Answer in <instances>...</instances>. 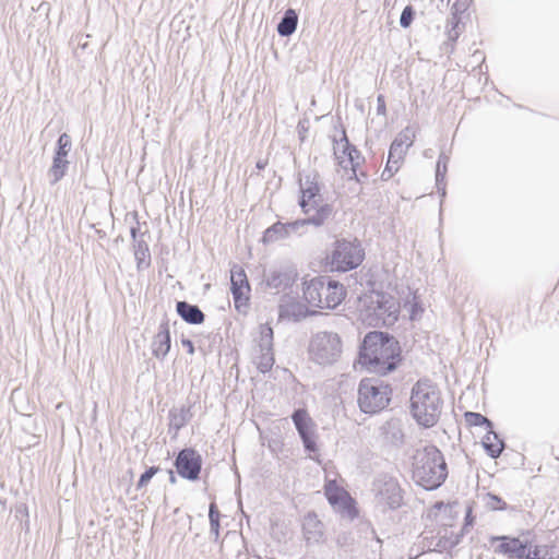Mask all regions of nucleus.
<instances>
[{
    "label": "nucleus",
    "mask_w": 559,
    "mask_h": 559,
    "mask_svg": "<svg viewBox=\"0 0 559 559\" xmlns=\"http://www.w3.org/2000/svg\"><path fill=\"white\" fill-rule=\"evenodd\" d=\"M402 361L399 341L386 332L372 331L365 335L359 347L358 362L369 372L386 376Z\"/></svg>",
    "instance_id": "f257e3e1"
},
{
    "label": "nucleus",
    "mask_w": 559,
    "mask_h": 559,
    "mask_svg": "<svg viewBox=\"0 0 559 559\" xmlns=\"http://www.w3.org/2000/svg\"><path fill=\"white\" fill-rule=\"evenodd\" d=\"M448 477V466L436 445L417 449L413 455V479L426 490L438 489Z\"/></svg>",
    "instance_id": "f03ea898"
},
{
    "label": "nucleus",
    "mask_w": 559,
    "mask_h": 559,
    "mask_svg": "<svg viewBox=\"0 0 559 559\" xmlns=\"http://www.w3.org/2000/svg\"><path fill=\"white\" fill-rule=\"evenodd\" d=\"M443 401L439 388L428 379L418 380L411 393V413L419 426L433 427L442 413Z\"/></svg>",
    "instance_id": "7ed1b4c3"
},
{
    "label": "nucleus",
    "mask_w": 559,
    "mask_h": 559,
    "mask_svg": "<svg viewBox=\"0 0 559 559\" xmlns=\"http://www.w3.org/2000/svg\"><path fill=\"white\" fill-rule=\"evenodd\" d=\"M345 296L344 286L329 276H316L304 283V298L311 307L334 309Z\"/></svg>",
    "instance_id": "20e7f679"
},
{
    "label": "nucleus",
    "mask_w": 559,
    "mask_h": 559,
    "mask_svg": "<svg viewBox=\"0 0 559 559\" xmlns=\"http://www.w3.org/2000/svg\"><path fill=\"white\" fill-rule=\"evenodd\" d=\"M400 314V302L391 295L373 292L364 300L361 316L370 325H393Z\"/></svg>",
    "instance_id": "39448f33"
},
{
    "label": "nucleus",
    "mask_w": 559,
    "mask_h": 559,
    "mask_svg": "<svg viewBox=\"0 0 559 559\" xmlns=\"http://www.w3.org/2000/svg\"><path fill=\"white\" fill-rule=\"evenodd\" d=\"M342 353L343 342L335 332H317L309 342V358L317 365L331 366L341 358Z\"/></svg>",
    "instance_id": "423d86ee"
},
{
    "label": "nucleus",
    "mask_w": 559,
    "mask_h": 559,
    "mask_svg": "<svg viewBox=\"0 0 559 559\" xmlns=\"http://www.w3.org/2000/svg\"><path fill=\"white\" fill-rule=\"evenodd\" d=\"M392 390L379 379H362L358 386V405L365 414L382 411L391 400Z\"/></svg>",
    "instance_id": "0eeeda50"
},
{
    "label": "nucleus",
    "mask_w": 559,
    "mask_h": 559,
    "mask_svg": "<svg viewBox=\"0 0 559 559\" xmlns=\"http://www.w3.org/2000/svg\"><path fill=\"white\" fill-rule=\"evenodd\" d=\"M493 540L499 542L495 551L510 559H552L549 547L546 545L533 546L528 539L506 535L497 536Z\"/></svg>",
    "instance_id": "6e6552de"
},
{
    "label": "nucleus",
    "mask_w": 559,
    "mask_h": 559,
    "mask_svg": "<svg viewBox=\"0 0 559 559\" xmlns=\"http://www.w3.org/2000/svg\"><path fill=\"white\" fill-rule=\"evenodd\" d=\"M365 258V251L358 240L340 239L334 242L326 257L331 271L347 272L358 267Z\"/></svg>",
    "instance_id": "1a4fd4ad"
},
{
    "label": "nucleus",
    "mask_w": 559,
    "mask_h": 559,
    "mask_svg": "<svg viewBox=\"0 0 559 559\" xmlns=\"http://www.w3.org/2000/svg\"><path fill=\"white\" fill-rule=\"evenodd\" d=\"M372 492L378 506L397 509L402 506L403 495L399 480L389 474H379L372 483Z\"/></svg>",
    "instance_id": "9d476101"
},
{
    "label": "nucleus",
    "mask_w": 559,
    "mask_h": 559,
    "mask_svg": "<svg viewBox=\"0 0 559 559\" xmlns=\"http://www.w3.org/2000/svg\"><path fill=\"white\" fill-rule=\"evenodd\" d=\"M230 292L235 309L240 313H246L249 308L251 288L245 270L237 264L230 270Z\"/></svg>",
    "instance_id": "9b49d317"
},
{
    "label": "nucleus",
    "mask_w": 559,
    "mask_h": 559,
    "mask_svg": "<svg viewBox=\"0 0 559 559\" xmlns=\"http://www.w3.org/2000/svg\"><path fill=\"white\" fill-rule=\"evenodd\" d=\"M294 426L302 441L305 451L314 453L318 451L316 441V423L305 408H297L292 414Z\"/></svg>",
    "instance_id": "f8f14e48"
},
{
    "label": "nucleus",
    "mask_w": 559,
    "mask_h": 559,
    "mask_svg": "<svg viewBox=\"0 0 559 559\" xmlns=\"http://www.w3.org/2000/svg\"><path fill=\"white\" fill-rule=\"evenodd\" d=\"M175 467L182 478L197 480L202 469V456L197 450L185 448L178 452L175 459Z\"/></svg>",
    "instance_id": "ddd939ff"
},
{
    "label": "nucleus",
    "mask_w": 559,
    "mask_h": 559,
    "mask_svg": "<svg viewBox=\"0 0 559 559\" xmlns=\"http://www.w3.org/2000/svg\"><path fill=\"white\" fill-rule=\"evenodd\" d=\"M299 188L301 192L299 206L304 214H309L317 206V202L321 201L320 199H317L320 197L318 174L309 173L305 175L304 178H300Z\"/></svg>",
    "instance_id": "4468645a"
},
{
    "label": "nucleus",
    "mask_w": 559,
    "mask_h": 559,
    "mask_svg": "<svg viewBox=\"0 0 559 559\" xmlns=\"http://www.w3.org/2000/svg\"><path fill=\"white\" fill-rule=\"evenodd\" d=\"M298 277L297 270L292 265H284L271 270L265 276L267 287L285 290L294 285Z\"/></svg>",
    "instance_id": "2eb2a0df"
},
{
    "label": "nucleus",
    "mask_w": 559,
    "mask_h": 559,
    "mask_svg": "<svg viewBox=\"0 0 559 559\" xmlns=\"http://www.w3.org/2000/svg\"><path fill=\"white\" fill-rule=\"evenodd\" d=\"M171 340L167 321L159 324L158 332L152 342V353L158 359H164L170 350Z\"/></svg>",
    "instance_id": "dca6fc26"
},
{
    "label": "nucleus",
    "mask_w": 559,
    "mask_h": 559,
    "mask_svg": "<svg viewBox=\"0 0 559 559\" xmlns=\"http://www.w3.org/2000/svg\"><path fill=\"white\" fill-rule=\"evenodd\" d=\"M192 418L191 405H182L180 407H173L168 413V431L178 435V431L185 427Z\"/></svg>",
    "instance_id": "f3484780"
},
{
    "label": "nucleus",
    "mask_w": 559,
    "mask_h": 559,
    "mask_svg": "<svg viewBox=\"0 0 559 559\" xmlns=\"http://www.w3.org/2000/svg\"><path fill=\"white\" fill-rule=\"evenodd\" d=\"M302 532L308 544H318L323 537V523L316 514H308L304 520Z\"/></svg>",
    "instance_id": "a211bd4d"
},
{
    "label": "nucleus",
    "mask_w": 559,
    "mask_h": 559,
    "mask_svg": "<svg viewBox=\"0 0 559 559\" xmlns=\"http://www.w3.org/2000/svg\"><path fill=\"white\" fill-rule=\"evenodd\" d=\"M176 310L180 318L189 324H201L204 322L205 316L197 305L178 301Z\"/></svg>",
    "instance_id": "6ab92c4d"
},
{
    "label": "nucleus",
    "mask_w": 559,
    "mask_h": 559,
    "mask_svg": "<svg viewBox=\"0 0 559 559\" xmlns=\"http://www.w3.org/2000/svg\"><path fill=\"white\" fill-rule=\"evenodd\" d=\"M305 218L308 225H312L316 228L323 226L333 215V206L331 204H320L317 202V206L309 213L306 214Z\"/></svg>",
    "instance_id": "aec40b11"
},
{
    "label": "nucleus",
    "mask_w": 559,
    "mask_h": 559,
    "mask_svg": "<svg viewBox=\"0 0 559 559\" xmlns=\"http://www.w3.org/2000/svg\"><path fill=\"white\" fill-rule=\"evenodd\" d=\"M383 441L388 444L399 447L403 443L404 433L395 421H386L380 427Z\"/></svg>",
    "instance_id": "412c9836"
},
{
    "label": "nucleus",
    "mask_w": 559,
    "mask_h": 559,
    "mask_svg": "<svg viewBox=\"0 0 559 559\" xmlns=\"http://www.w3.org/2000/svg\"><path fill=\"white\" fill-rule=\"evenodd\" d=\"M133 253L139 271L145 270L151 265V253L148 245L144 239V234H141L140 239L133 243Z\"/></svg>",
    "instance_id": "4be33fe9"
},
{
    "label": "nucleus",
    "mask_w": 559,
    "mask_h": 559,
    "mask_svg": "<svg viewBox=\"0 0 559 559\" xmlns=\"http://www.w3.org/2000/svg\"><path fill=\"white\" fill-rule=\"evenodd\" d=\"M298 25V14L294 9H287L280 23L277 24L276 31L282 37H289L296 32Z\"/></svg>",
    "instance_id": "5701e85b"
},
{
    "label": "nucleus",
    "mask_w": 559,
    "mask_h": 559,
    "mask_svg": "<svg viewBox=\"0 0 559 559\" xmlns=\"http://www.w3.org/2000/svg\"><path fill=\"white\" fill-rule=\"evenodd\" d=\"M481 443H483V447L486 450L487 454L491 459L499 457L504 449V442L499 438V436L492 429L487 430V433L483 438Z\"/></svg>",
    "instance_id": "b1692460"
},
{
    "label": "nucleus",
    "mask_w": 559,
    "mask_h": 559,
    "mask_svg": "<svg viewBox=\"0 0 559 559\" xmlns=\"http://www.w3.org/2000/svg\"><path fill=\"white\" fill-rule=\"evenodd\" d=\"M69 160L66 157L53 156L52 165L48 169L47 176L51 186L59 182L67 174Z\"/></svg>",
    "instance_id": "393cba45"
},
{
    "label": "nucleus",
    "mask_w": 559,
    "mask_h": 559,
    "mask_svg": "<svg viewBox=\"0 0 559 559\" xmlns=\"http://www.w3.org/2000/svg\"><path fill=\"white\" fill-rule=\"evenodd\" d=\"M289 237L287 224L276 222L272 226L265 229L262 241L263 243H273L282 239Z\"/></svg>",
    "instance_id": "a878e982"
},
{
    "label": "nucleus",
    "mask_w": 559,
    "mask_h": 559,
    "mask_svg": "<svg viewBox=\"0 0 559 559\" xmlns=\"http://www.w3.org/2000/svg\"><path fill=\"white\" fill-rule=\"evenodd\" d=\"M325 496L330 504L333 507H336L338 503L348 504L350 502V496L333 483H329L325 486Z\"/></svg>",
    "instance_id": "bb28decb"
},
{
    "label": "nucleus",
    "mask_w": 559,
    "mask_h": 559,
    "mask_svg": "<svg viewBox=\"0 0 559 559\" xmlns=\"http://www.w3.org/2000/svg\"><path fill=\"white\" fill-rule=\"evenodd\" d=\"M448 163L449 156H447L444 153H441L438 157L436 167V185L442 198L445 197L444 179L448 170Z\"/></svg>",
    "instance_id": "cd10ccee"
},
{
    "label": "nucleus",
    "mask_w": 559,
    "mask_h": 559,
    "mask_svg": "<svg viewBox=\"0 0 559 559\" xmlns=\"http://www.w3.org/2000/svg\"><path fill=\"white\" fill-rule=\"evenodd\" d=\"M280 316L299 321L306 317V307L300 302H289L281 306Z\"/></svg>",
    "instance_id": "c85d7f7f"
},
{
    "label": "nucleus",
    "mask_w": 559,
    "mask_h": 559,
    "mask_svg": "<svg viewBox=\"0 0 559 559\" xmlns=\"http://www.w3.org/2000/svg\"><path fill=\"white\" fill-rule=\"evenodd\" d=\"M258 347L259 350H273V329L269 323L259 328Z\"/></svg>",
    "instance_id": "c756f323"
},
{
    "label": "nucleus",
    "mask_w": 559,
    "mask_h": 559,
    "mask_svg": "<svg viewBox=\"0 0 559 559\" xmlns=\"http://www.w3.org/2000/svg\"><path fill=\"white\" fill-rule=\"evenodd\" d=\"M347 150H348V158L345 163H347L346 165L350 166V169L353 171V177L359 181V177H358V174H357V168L359 167V165L361 164V162H364V156L361 155V153L356 148L355 145L353 144H347Z\"/></svg>",
    "instance_id": "7c9ffc66"
},
{
    "label": "nucleus",
    "mask_w": 559,
    "mask_h": 559,
    "mask_svg": "<svg viewBox=\"0 0 559 559\" xmlns=\"http://www.w3.org/2000/svg\"><path fill=\"white\" fill-rule=\"evenodd\" d=\"M260 354L255 357V364L258 369L265 373L270 371L274 365L273 350H259Z\"/></svg>",
    "instance_id": "2f4dec72"
},
{
    "label": "nucleus",
    "mask_w": 559,
    "mask_h": 559,
    "mask_svg": "<svg viewBox=\"0 0 559 559\" xmlns=\"http://www.w3.org/2000/svg\"><path fill=\"white\" fill-rule=\"evenodd\" d=\"M407 150L405 147H400L397 142H392L389 148L388 163L396 165L401 167L404 162Z\"/></svg>",
    "instance_id": "473e14b6"
},
{
    "label": "nucleus",
    "mask_w": 559,
    "mask_h": 559,
    "mask_svg": "<svg viewBox=\"0 0 559 559\" xmlns=\"http://www.w3.org/2000/svg\"><path fill=\"white\" fill-rule=\"evenodd\" d=\"M464 417H465V421L469 426H474V427L485 426L487 430L493 428L491 420H489L487 417H485L484 415H481L479 413L466 412Z\"/></svg>",
    "instance_id": "72a5a7b5"
},
{
    "label": "nucleus",
    "mask_w": 559,
    "mask_h": 559,
    "mask_svg": "<svg viewBox=\"0 0 559 559\" xmlns=\"http://www.w3.org/2000/svg\"><path fill=\"white\" fill-rule=\"evenodd\" d=\"M415 139V131L411 127L404 128L393 140L397 142L400 147H405L407 151L413 145Z\"/></svg>",
    "instance_id": "f704fd0d"
},
{
    "label": "nucleus",
    "mask_w": 559,
    "mask_h": 559,
    "mask_svg": "<svg viewBox=\"0 0 559 559\" xmlns=\"http://www.w3.org/2000/svg\"><path fill=\"white\" fill-rule=\"evenodd\" d=\"M72 147V141L69 134L62 133L60 134L58 141H57V147L53 156L58 157H66L68 156L69 152Z\"/></svg>",
    "instance_id": "c9c22d12"
},
{
    "label": "nucleus",
    "mask_w": 559,
    "mask_h": 559,
    "mask_svg": "<svg viewBox=\"0 0 559 559\" xmlns=\"http://www.w3.org/2000/svg\"><path fill=\"white\" fill-rule=\"evenodd\" d=\"M347 144H350L347 136H346V133L345 131H343V136L341 139V142L336 143V147L334 148L335 151V155L337 156V158H340V164L346 168L347 165H345V162L347 160L348 158V150H347Z\"/></svg>",
    "instance_id": "e433bc0d"
},
{
    "label": "nucleus",
    "mask_w": 559,
    "mask_h": 559,
    "mask_svg": "<svg viewBox=\"0 0 559 559\" xmlns=\"http://www.w3.org/2000/svg\"><path fill=\"white\" fill-rule=\"evenodd\" d=\"M15 519L21 522L25 530L29 528L28 508L26 503L20 502L15 506Z\"/></svg>",
    "instance_id": "4c0bfd02"
},
{
    "label": "nucleus",
    "mask_w": 559,
    "mask_h": 559,
    "mask_svg": "<svg viewBox=\"0 0 559 559\" xmlns=\"http://www.w3.org/2000/svg\"><path fill=\"white\" fill-rule=\"evenodd\" d=\"M414 16H415V10L413 9V7L406 5L401 13L400 25L403 28L409 27L411 24L413 23Z\"/></svg>",
    "instance_id": "58836bf2"
},
{
    "label": "nucleus",
    "mask_w": 559,
    "mask_h": 559,
    "mask_svg": "<svg viewBox=\"0 0 559 559\" xmlns=\"http://www.w3.org/2000/svg\"><path fill=\"white\" fill-rule=\"evenodd\" d=\"M486 504L491 510H506L507 503L497 495L487 493Z\"/></svg>",
    "instance_id": "ea45409f"
},
{
    "label": "nucleus",
    "mask_w": 559,
    "mask_h": 559,
    "mask_svg": "<svg viewBox=\"0 0 559 559\" xmlns=\"http://www.w3.org/2000/svg\"><path fill=\"white\" fill-rule=\"evenodd\" d=\"M157 472H158V467H156V466H152V467L147 468L140 476V479L136 484V488L141 489V488L145 487Z\"/></svg>",
    "instance_id": "a19ab883"
},
{
    "label": "nucleus",
    "mask_w": 559,
    "mask_h": 559,
    "mask_svg": "<svg viewBox=\"0 0 559 559\" xmlns=\"http://www.w3.org/2000/svg\"><path fill=\"white\" fill-rule=\"evenodd\" d=\"M335 508H338V510L346 515L349 520H353L357 516V510L354 506V500L350 498V502L348 504L346 503H338Z\"/></svg>",
    "instance_id": "79ce46f5"
},
{
    "label": "nucleus",
    "mask_w": 559,
    "mask_h": 559,
    "mask_svg": "<svg viewBox=\"0 0 559 559\" xmlns=\"http://www.w3.org/2000/svg\"><path fill=\"white\" fill-rule=\"evenodd\" d=\"M287 224V229H288V234L289 236L292 234H298V235H301V231L300 229L308 226L307 222L305 218L302 219H296L294 222H290V223H286Z\"/></svg>",
    "instance_id": "37998d69"
},
{
    "label": "nucleus",
    "mask_w": 559,
    "mask_h": 559,
    "mask_svg": "<svg viewBox=\"0 0 559 559\" xmlns=\"http://www.w3.org/2000/svg\"><path fill=\"white\" fill-rule=\"evenodd\" d=\"M399 166L386 162L385 168L381 174V179L384 181L391 179L399 171Z\"/></svg>",
    "instance_id": "c03bdc74"
},
{
    "label": "nucleus",
    "mask_w": 559,
    "mask_h": 559,
    "mask_svg": "<svg viewBox=\"0 0 559 559\" xmlns=\"http://www.w3.org/2000/svg\"><path fill=\"white\" fill-rule=\"evenodd\" d=\"M451 29L449 31V38L452 39V40H455L457 37H459V31H457V27H459V20L456 17L455 14H453L451 21Z\"/></svg>",
    "instance_id": "a18cd8bd"
},
{
    "label": "nucleus",
    "mask_w": 559,
    "mask_h": 559,
    "mask_svg": "<svg viewBox=\"0 0 559 559\" xmlns=\"http://www.w3.org/2000/svg\"><path fill=\"white\" fill-rule=\"evenodd\" d=\"M221 513L215 502H212L209 507V519L210 523L219 522Z\"/></svg>",
    "instance_id": "49530a36"
},
{
    "label": "nucleus",
    "mask_w": 559,
    "mask_h": 559,
    "mask_svg": "<svg viewBox=\"0 0 559 559\" xmlns=\"http://www.w3.org/2000/svg\"><path fill=\"white\" fill-rule=\"evenodd\" d=\"M377 114L378 115H385L386 114V106L383 95H378L377 97Z\"/></svg>",
    "instance_id": "de8ad7c7"
},
{
    "label": "nucleus",
    "mask_w": 559,
    "mask_h": 559,
    "mask_svg": "<svg viewBox=\"0 0 559 559\" xmlns=\"http://www.w3.org/2000/svg\"><path fill=\"white\" fill-rule=\"evenodd\" d=\"M219 522L210 523V533L214 536V542L218 540L219 537Z\"/></svg>",
    "instance_id": "09e8293b"
},
{
    "label": "nucleus",
    "mask_w": 559,
    "mask_h": 559,
    "mask_svg": "<svg viewBox=\"0 0 559 559\" xmlns=\"http://www.w3.org/2000/svg\"><path fill=\"white\" fill-rule=\"evenodd\" d=\"M181 344L183 347L187 348V350L190 355L194 354V345H193L192 341H190L188 338H182Z\"/></svg>",
    "instance_id": "8fccbe9b"
},
{
    "label": "nucleus",
    "mask_w": 559,
    "mask_h": 559,
    "mask_svg": "<svg viewBox=\"0 0 559 559\" xmlns=\"http://www.w3.org/2000/svg\"><path fill=\"white\" fill-rule=\"evenodd\" d=\"M138 233H139V228H138V226H133V227H131V229H130V234H131V237H132V239H133V243H134L136 240H139V239H140V237H138Z\"/></svg>",
    "instance_id": "3c124183"
},
{
    "label": "nucleus",
    "mask_w": 559,
    "mask_h": 559,
    "mask_svg": "<svg viewBox=\"0 0 559 559\" xmlns=\"http://www.w3.org/2000/svg\"><path fill=\"white\" fill-rule=\"evenodd\" d=\"M264 167H265V164H264V163H262V162H258V163H257V168H258V169H263Z\"/></svg>",
    "instance_id": "603ef678"
},
{
    "label": "nucleus",
    "mask_w": 559,
    "mask_h": 559,
    "mask_svg": "<svg viewBox=\"0 0 559 559\" xmlns=\"http://www.w3.org/2000/svg\"><path fill=\"white\" fill-rule=\"evenodd\" d=\"M436 509H441L444 507L443 502H437L435 506H433Z\"/></svg>",
    "instance_id": "864d4df0"
},
{
    "label": "nucleus",
    "mask_w": 559,
    "mask_h": 559,
    "mask_svg": "<svg viewBox=\"0 0 559 559\" xmlns=\"http://www.w3.org/2000/svg\"><path fill=\"white\" fill-rule=\"evenodd\" d=\"M169 475H170V478H169L170 481L175 483L176 481V477H175V475H174V473L171 471L169 472Z\"/></svg>",
    "instance_id": "5fc2aeb1"
},
{
    "label": "nucleus",
    "mask_w": 559,
    "mask_h": 559,
    "mask_svg": "<svg viewBox=\"0 0 559 559\" xmlns=\"http://www.w3.org/2000/svg\"><path fill=\"white\" fill-rule=\"evenodd\" d=\"M358 177H359V179L362 178V177L367 178V175L361 173L360 175H358Z\"/></svg>",
    "instance_id": "6e6d98bb"
}]
</instances>
